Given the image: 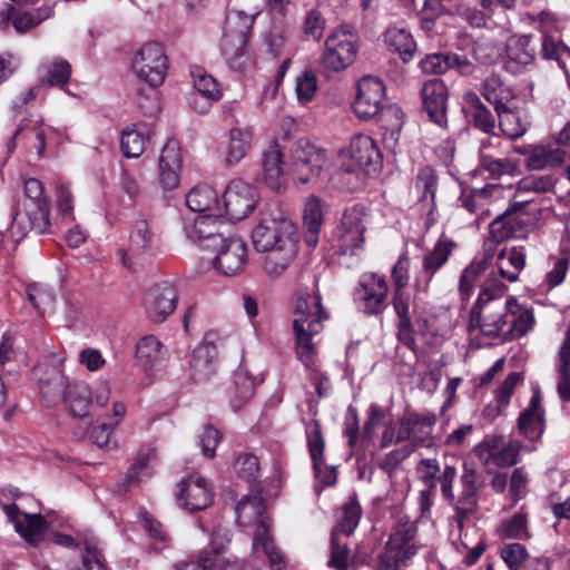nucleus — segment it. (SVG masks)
Instances as JSON below:
<instances>
[{
	"label": "nucleus",
	"mask_w": 570,
	"mask_h": 570,
	"mask_svg": "<svg viewBox=\"0 0 570 570\" xmlns=\"http://www.w3.org/2000/svg\"><path fill=\"white\" fill-rule=\"evenodd\" d=\"M490 238L485 242V248H491L495 254V248L493 245L498 246L505 239L515 238L514 229L508 224L507 213H502L497 218L490 223Z\"/></svg>",
	"instance_id": "obj_58"
},
{
	"label": "nucleus",
	"mask_w": 570,
	"mask_h": 570,
	"mask_svg": "<svg viewBox=\"0 0 570 570\" xmlns=\"http://www.w3.org/2000/svg\"><path fill=\"white\" fill-rule=\"evenodd\" d=\"M356 56L355 36L344 29H336L325 40L321 57L322 71L326 77L343 71L355 61Z\"/></svg>",
	"instance_id": "obj_7"
},
{
	"label": "nucleus",
	"mask_w": 570,
	"mask_h": 570,
	"mask_svg": "<svg viewBox=\"0 0 570 570\" xmlns=\"http://www.w3.org/2000/svg\"><path fill=\"white\" fill-rule=\"evenodd\" d=\"M505 291L507 286L503 282L497 279L492 273L488 275L479 297L471 308L469 332L480 330L483 335L489 337H498L503 333L508 325L509 312H507V303L502 305L495 299L501 297Z\"/></svg>",
	"instance_id": "obj_3"
},
{
	"label": "nucleus",
	"mask_w": 570,
	"mask_h": 570,
	"mask_svg": "<svg viewBox=\"0 0 570 570\" xmlns=\"http://www.w3.org/2000/svg\"><path fill=\"white\" fill-rule=\"evenodd\" d=\"M308 452L313 462V469H317L323 461L325 441L318 421H312L306 430Z\"/></svg>",
	"instance_id": "obj_57"
},
{
	"label": "nucleus",
	"mask_w": 570,
	"mask_h": 570,
	"mask_svg": "<svg viewBox=\"0 0 570 570\" xmlns=\"http://www.w3.org/2000/svg\"><path fill=\"white\" fill-rule=\"evenodd\" d=\"M213 492L209 483L202 476H188L179 483L177 502L188 511H199L210 505Z\"/></svg>",
	"instance_id": "obj_20"
},
{
	"label": "nucleus",
	"mask_w": 570,
	"mask_h": 570,
	"mask_svg": "<svg viewBox=\"0 0 570 570\" xmlns=\"http://www.w3.org/2000/svg\"><path fill=\"white\" fill-rule=\"evenodd\" d=\"M464 101L472 109L471 118L473 126L487 135L498 136L495 132V117L481 101L480 97L474 91H468L464 95Z\"/></svg>",
	"instance_id": "obj_37"
},
{
	"label": "nucleus",
	"mask_w": 570,
	"mask_h": 570,
	"mask_svg": "<svg viewBox=\"0 0 570 570\" xmlns=\"http://www.w3.org/2000/svg\"><path fill=\"white\" fill-rule=\"evenodd\" d=\"M222 216L214 214L197 217L191 224L185 227L187 238L198 243L203 248L213 250L222 244L225 237L219 232Z\"/></svg>",
	"instance_id": "obj_22"
},
{
	"label": "nucleus",
	"mask_w": 570,
	"mask_h": 570,
	"mask_svg": "<svg viewBox=\"0 0 570 570\" xmlns=\"http://www.w3.org/2000/svg\"><path fill=\"white\" fill-rule=\"evenodd\" d=\"M376 116L381 127L392 135L399 132L404 125V112L396 105L382 107Z\"/></svg>",
	"instance_id": "obj_59"
},
{
	"label": "nucleus",
	"mask_w": 570,
	"mask_h": 570,
	"mask_svg": "<svg viewBox=\"0 0 570 570\" xmlns=\"http://www.w3.org/2000/svg\"><path fill=\"white\" fill-rule=\"evenodd\" d=\"M149 131L145 125H132L122 130L120 147L128 158L139 157L146 149Z\"/></svg>",
	"instance_id": "obj_41"
},
{
	"label": "nucleus",
	"mask_w": 570,
	"mask_h": 570,
	"mask_svg": "<svg viewBox=\"0 0 570 570\" xmlns=\"http://www.w3.org/2000/svg\"><path fill=\"white\" fill-rule=\"evenodd\" d=\"M416 534L417 528L414 522L399 519L379 554L381 569L404 570L417 552Z\"/></svg>",
	"instance_id": "obj_6"
},
{
	"label": "nucleus",
	"mask_w": 570,
	"mask_h": 570,
	"mask_svg": "<svg viewBox=\"0 0 570 570\" xmlns=\"http://www.w3.org/2000/svg\"><path fill=\"white\" fill-rule=\"evenodd\" d=\"M392 304L399 317L397 338L402 344L413 350L415 340L411 315V308L413 306L411 294L406 289L394 291Z\"/></svg>",
	"instance_id": "obj_26"
},
{
	"label": "nucleus",
	"mask_w": 570,
	"mask_h": 570,
	"mask_svg": "<svg viewBox=\"0 0 570 570\" xmlns=\"http://www.w3.org/2000/svg\"><path fill=\"white\" fill-rule=\"evenodd\" d=\"M455 247V243L448 238H440L433 249L428 252L422 259V275L423 278H417L414 283V287L417 293H428L430 284L438 273V271L446 264L452 252Z\"/></svg>",
	"instance_id": "obj_21"
},
{
	"label": "nucleus",
	"mask_w": 570,
	"mask_h": 570,
	"mask_svg": "<svg viewBox=\"0 0 570 570\" xmlns=\"http://www.w3.org/2000/svg\"><path fill=\"white\" fill-rule=\"evenodd\" d=\"M525 254L522 248L503 247L498 250L497 266L502 278L513 283L519 278V273L524 268Z\"/></svg>",
	"instance_id": "obj_35"
},
{
	"label": "nucleus",
	"mask_w": 570,
	"mask_h": 570,
	"mask_svg": "<svg viewBox=\"0 0 570 570\" xmlns=\"http://www.w3.org/2000/svg\"><path fill=\"white\" fill-rule=\"evenodd\" d=\"M180 165L178 144L168 140L159 156V181L165 189L171 190L178 186Z\"/></svg>",
	"instance_id": "obj_27"
},
{
	"label": "nucleus",
	"mask_w": 570,
	"mask_h": 570,
	"mask_svg": "<svg viewBox=\"0 0 570 570\" xmlns=\"http://www.w3.org/2000/svg\"><path fill=\"white\" fill-rule=\"evenodd\" d=\"M557 179L551 175H531L519 183L517 197L523 191L548 193L554 188Z\"/></svg>",
	"instance_id": "obj_62"
},
{
	"label": "nucleus",
	"mask_w": 570,
	"mask_h": 570,
	"mask_svg": "<svg viewBox=\"0 0 570 570\" xmlns=\"http://www.w3.org/2000/svg\"><path fill=\"white\" fill-rule=\"evenodd\" d=\"M256 199L253 186L240 179L232 180L223 195V216L230 220H242L253 212Z\"/></svg>",
	"instance_id": "obj_13"
},
{
	"label": "nucleus",
	"mask_w": 570,
	"mask_h": 570,
	"mask_svg": "<svg viewBox=\"0 0 570 570\" xmlns=\"http://www.w3.org/2000/svg\"><path fill=\"white\" fill-rule=\"evenodd\" d=\"M499 128L510 139H518L527 131V125L521 116L513 111L509 105L495 110Z\"/></svg>",
	"instance_id": "obj_47"
},
{
	"label": "nucleus",
	"mask_w": 570,
	"mask_h": 570,
	"mask_svg": "<svg viewBox=\"0 0 570 570\" xmlns=\"http://www.w3.org/2000/svg\"><path fill=\"white\" fill-rule=\"evenodd\" d=\"M163 344L154 335L142 337L136 346V357L138 362L145 366L150 367L160 358Z\"/></svg>",
	"instance_id": "obj_54"
},
{
	"label": "nucleus",
	"mask_w": 570,
	"mask_h": 570,
	"mask_svg": "<svg viewBox=\"0 0 570 570\" xmlns=\"http://www.w3.org/2000/svg\"><path fill=\"white\" fill-rule=\"evenodd\" d=\"M363 309L368 314H379L382 312L387 295V284L384 278L377 275H371L362 284Z\"/></svg>",
	"instance_id": "obj_34"
},
{
	"label": "nucleus",
	"mask_w": 570,
	"mask_h": 570,
	"mask_svg": "<svg viewBox=\"0 0 570 570\" xmlns=\"http://www.w3.org/2000/svg\"><path fill=\"white\" fill-rule=\"evenodd\" d=\"M253 246L266 253L264 271L272 277L282 275L297 254L296 226L283 213H264L252 230Z\"/></svg>",
	"instance_id": "obj_1"
},
{
	"label": "nucleus",
	"mask_w": 570,
	"mask_h": 570,
	"mask_svg": "<svg viewBox=\"0 0 570 570\" xmlns=\"http://www.w3.org/2000/svg\"><path fill=\"white\" fill-rule=\"evenodd\" d=\"M361 517L362 508L356 497L348 498V500L342 505L337 524L332 532H336L337 535H351L358 525Z\"/></svg>",
	"instance_id": "obj_46"
},
{
	"label": "nucleus",
	"mask_w": 570,
	"mask_h": 570,
	"mask_svg": "<svg viewBox=\"0 0 570 570\" xmlns=\"http://www.w3.org/2000/svg\"><path fill=\"white\" fill-rule=\"evenodd\" d=\"M478 493L471 490L461 489L458 498L454 497L453 502H449L454 509L453 520L456 522L460 530L463 529L464 522L478 509Z\"/></svg>",
	"instance_id": "obj_48"
},
{
	"label": "nucleus",
	"mask_w": 570,
	"mask_h": 570,
	"mask_svg": "<svg viewBox=\"0 0 570 570\" xmlns=\"http://www.w3.org/2000/svg\"><path fill=\"white\" fill-rule=\"evenodd\" d=\"M28 298L40 314L51 313L56 305V293L52 287L36 283L27 288Z\"/></svg>",
	"instance_id": "obj_50"
},
{
	"label": "nucleus",
	"mask_w": 570,
	"mask_h": 570,
	"mask_svg": "<svg viewBox=\"0 0 570 570\" xmlns=\"http://www.w3.org/2000/svg\"><path fill=\"white\" fill-rule=\"evenodd\" d=\"M480 91L484 99L493 105L494 110L509 105L514 98L513 90L505 86L498 75L487 77Z\"/></svg>",
	"instance_id": "obj_40"
},
{
	"label": "nucleus",
	"mask_w": 570,
	"mask_h": 570,
	"mask_svg": "<svg viewBox=\"0 0 570 570\" xmlns=\"http://www.w3.org/2000/svg\"><path fill=\"white\" fill-rule=\"evenodd\" d=\"M509 62H515L520 66H528L534 60L535 50L531 46L530 36H519L513 38L507 46Z\"/></svg>",
	"instance_id": "obj_49"
},
{
	"label": "nucleus",
	"mask_w": 570,
	"mask_h": 570,
	"mask_svg": "<svg viewBox=\"0 0 570 570\" xmlns=\"http://www.w3.org/2000/svg\"><path fill=\"white\" fill-rule=\"evenodd\" d=\"M384 96L385 87L379 78L363 77L357 83V94L353 102L355 115L363 120L375 117L383 107Z\"/></svg>",
	"instance_id": "obj_16"
},
{
	"label": "nucleus",
	"mask_w": 570,
	"mask_h": 570,
	"mask_svg": "<svg viewBox=\"0 0 570 570\" xmlns=\"http://www.w3.org/2000/svg\"><path fill=\"white\" fill-rule=\"evenodd\" d=\"M234 470L240 479L253 482L259 475L258 458L252 453H242L234 462Z\"/></svg>",
	"instance_id": "obj_60"
},
{
	"label": "nucleus",
	"mask_w": 570,
	"mask_h": 570,
	"mask_svg": "<svg viewBox=\"0 0 570 570\" xmlns=\"http://www.w3.org/2000/svg\"><path fill=\"white\" fill-rule=\"evenodd\" d=\"M255 379L244 367H238L228 386L230 404L235 410L240 409L247 401L252 399L255 391Z\"/></svg>",
	"instance_id": "obj_33"
},
{
	"label": "nucleus",
	"mask_w": 570,
	"mask_h": 570,
	"mask_svg": "<svg viewBox=\"0 0 570 570\" xmlns=\"http://www.w3.org/2000/svg\"><path fill=\"white\" fill-rule=\"evenodd\" d=\"M366 176V173L342 159L331 181L340 190L354 193L363 188Z\"/></svg>",
	"instance_id": "obj_38"
},
{
	"label": "nucleus",
	"mask_w": 570,
	"mask_h": 570,
	"mask_svg": "<svg viewBox=\"0 0 570 570\" xmlns=\"http://www.w3.org/2000/svg\"><path fill=\"white\" fill-rule=\"evenodd\" d=\"M291 153L297 180L301 184L316 181L327 160L326 150L306 139H299Z\"/></svg>",
	"instance_id": "obj_9"
},
{
	"label": "nucleus",
	"mask_w": 570,
	"mask_h": 570,
	"mask_svg": "<svg viewBox=\"0 0 570 570\" xmlns=\"http://www.w3.org/2000/svg\"><path fill=\"white\" fill-rule=\"evenodd\" d=\"M195 89L206 99L217 101L222 97V91L215 78L207 75L202 68L191 70Z\"/></svg>",
	"instance_id": "obj_56"
},
{
	"label": "nucleus",
	"mask_w": 570,
	"mask_h": 570,
	"mask_svg": "<svg viewBox=\"0 0 570 570\" xmlns=\"http://www.w3.org/2000/svg\"><path fill=\"white\" fill-rule=\"evenodd\" d=\"M218 343L222 344L218 333L210 331L206 333L203 343L193 351L189 360V371L195 382L206 381L214 373Z\"/></svg>",
	"instance_id": "obj_17"
},
{
	"label": "nucleus",
	"mask_w": 570,
	"mask_h": 570,
	"mask_svg": "<svg viewBox=\"0 0 570 570\" xmlns=\"http://www.w3.org/2000/svg\"><path fill=\"white\" fill-rule=\"evenodd\" d=\"M154 244V234L149 229L146 219H136L132 225V230L129 238L128 249L118 252L120 261L124 266L131 268L134 266V257H139L147 253Z\"/></svg>",
	"instance_id": "obj_25"
},
{
	"label": "nucleus",
	"mask_w": 570,
	"mask_h": 570,
	"mask_svg": "<svg viewBox=\"0 0 570 570\" xmlns=\"http://www.w3.org/2000/svg\"><path fill=\"white\" fill-rule=\"evenodd\" d=\"M330 315L322 304V295L317 287L312 292L302 291L297 294L293 311V331L295 352L304 366L311 370L317 353L315 338L324 330V321Z\"/></svg>",
	"instance_id": "obj_2"
},
{
	"label": "nucleus",
	"mask_w": 570,
	"mask_h": 570,
	"mask_svg": "<svg viewBox=\"0 0 570 570\" xmlns=\"http://www.w3.org/2000/svg\"><path fill=\"white\" fill-rule=\"evenodd\" d=\"M8 519L13 522L16 531L29 543L37 544L46 529V521L40 514L22 513L16 504L4 507Z\"/></svg>",
	"instance_id": "obj_24"
},
{
	"label": "nucleus",
	"mask_w": 570,
	"mask_h": 570,
	"mask_svg": "<svg viewBox=\"0 0 570 570\" xmlns=\"http://www.w3.org/2000/svg\"><path fill=\"white\" fill-rule=\"evenodd\" d=\"M544 429L546 411L542 406L540 390L537 389L529 405L519 415L518 430L525 439L530 441H538L541 439Z\"/></svg>",
	"instance_id": "obj_23"
},
{
	"label": "nucleus",
	"mask_w": 570,
	"mask_h": 570,
	"mask_svg": "<svg viewBox=\"0 0 570 570\" xmlns=\"http://www.w3.org/2000/svg\"><path fill=\"white\" fill-rule=\"evenodd\" d=\"M480 169L487 171L490 178H500L503 175H512L515 170L514 164L508 158H497L490 154H481L479 159Z\"/></svg>",
	"instance_id": "obj_55"
},
{
	"label": "nucleus",
	"mask_w": 570,
	"mask_h": 570,
	"mask_svg": "<svg viewBox=\"0 0 570 570\" xmlns=\"http://www.w3.org/2000/svg\"><path fill=\"white\" fill-rule=\"evenodd\" d=\"M566 159V151L560 147H535L527 158V167L542 170L560 166Z\"/></svg>",
	"instance_id": "obj_44"
},
{
	"label": "nucleus",
	"mask_w": 570,
	"mask_h": 570,
	"mask_svg": "<svg viewBox=\"0 0 570 570\" xmlns=\"http://www.w3.org/2000/svg\"><path fill=\"white\" fill-rule=\"evenodd\" d=\"M425 75H443L456 69L461 76H471L480 70L466 57L453 52H434L426 55L419 63Z\"/></svg>",
	"instance_id": "obj_19"
},
{
	"label": "nucleus",
	"mask_w": 570,
	"mask_h": 570,
	"mask_svg": "<svg viewBox=\"0 0 570 570\" xmlns=\"http://www.w3.org/2000/svg\"><path fill=\"white\" fill-rule=\"evenodd\" d=\"M384 42L389 50L397 53L405 63L413 60L417 49L413 36L404 28H389L384 32Z\"/></svg>",
	"instance_id": "obj_30"
},
{
	"label": "nucleus",
	"mask_w": 570,
	"mask_h": 570,
	"mask_svg": "<svg viewBox=\"0 0 570 570\" xmlns=\"http://www.w3.org/2000/svg\"><path fill=\"white\" fill-rule=\"evenodd\" d=\"M186 205L193 212H209L214 216H223V208L216 191L208 185H198L186 195Z\"/></svg>",
	"instance_id": "obj_31"
},
{
	"label": "nucleus",
	"mask_w": 570,
	"mask_h": 570,
	"mask_svg": "<svg viewBox=\"0 0 570 570\" xmlns=\"http://www.w3.org/2000/svg\"><path fill=\"white\" fill-rule=\"evenodd\" d=\"M263 177L272 190H279L284 185L283 155L277 142H273L263 154Z\"/></svg>",
	"instance_id": "obj_29"
},
{
	"label": "nucleus",
	"mask_w": 570,
	"mask_h": 570,
	"mask_svg": "<svg viewBox=\"0 0 570 570\" xmlns=\"http://www.w3.org/2000/svg\"><path fill=\"white\" fill-rule=\"evenodd\" d=\"M323 202L315 195H311L304 208V226L305 242L308 246L314 247L318 243V234L323 224Z\"/></svg>",
	"instance_id": "obj_36"
},
{
	"label": "nucleus",
	"mask_w": 570,
	"mask_h": 570,
	"mask_svg": "<svg viewBox=\"0 0 570 570\" xmlns=\"http://www.w3.org/2000/svg\"><path fill=\"white\" fill-rule=\"evenodd\" d=\"M213 252L215 256L212 259V265L219 274L232 277L245 271L248 252L246 244L240 238H225Z\"/></svg>",
	"instance_id": "obj_12"
},
{
	"label": "nucleus",
	"mask_w": 570,
	"mask_h": 570,
	"mask_svg": "<svg viewBox=\"0 0 570 570\" xmlns=\"http://www.w3.org/2000/svg\"><path fill=\"white\" fill-rule=\"evenodd\" d=\"M493 258V250L491 248H484L483 257L481 259L472 261L470 265L463 269L459 284V292L463 301H469L471 298L476 284L489 268Z\"/></svg>",
	"instance_id": "obj_28"
},
{
	"label": "nucleus",
	"mask_w": 570,
	"mask_h": 570,
	"mask_svg": "<svg viewBox=\"0 0 570 570\" xmlns=\"http://www.w3.org/2000/svg\"><path fill=\"white\" fill-rule=\"evenodd\" d=\"M296 95L302 104L311 101L317 90V78L312 70H305L296 78Z\"/></svg>",
	"instance_id": "obj_63"
},
{
	"label": "nucleus",
	"mask_w": 570,
	"mask_h": 570,
	"mask_svg": "<svg viewBox=\"0 0 570 570\" xmlns=\"http://www.w3.org/2000/svg\"><path fill=\"white\" fill-rule=\"evenodd\" d=\"M441 463L436 459H422L417 462L415 471L417 479L426 489L420 492L422 505L430 507V498L435 492V474L441 472Z\"/></svg>",
	"instance_id": "obj_42"
},
{
	"label": "nucleus",
	"mask_w": 570,
	"mask_h": 570,
	"mask_svg": "<svg viewBox=\"0 0 570 570\" xmlns=\"http://www.w3.org/2000/svg\"><path fill=\"white\" fill-rule=\"evenodd\" d=\"M229 542L226 535L220 537L217 542V532L212 538L213 549L208 552H203L198 559L197 569L199 570H225L228 562L219 557L224 551L225 543Z\"/></svg>",
	"instance_id": "obj_51"
},
{
	"label": "nucleus",
	"mask_w": 570,
	"mask_h": 570,
	"mask_svg": "<svg viewBox=\"0 0 570 570\" xmlns=\"http://www.w3.org/2000/svg\"><path fill=\"white\" fill-rule=\"evenodd\" d=\"M530 199H522L514 202L507 210L508 224L514 229L515 238H521L525 235L528 227L533 223L534 217L530 216L523 208L529 204Z\"/></svg>",
	"instance_id": "obj_52"
},
{
	"label": "nucleus",
	"mask_w": 570,
	"mask_h": 570,
	"mask_svg": "<svg viewBox=\"0 0 570 570\" xmlns=\"http://www.w3.org/2000/svg\"><path fill=\"white\" fill-rule=\"evenodd\" d=\"M12 19V26L17 32L23 33L36 27L33 16L28 11H18L13 6L8 4L0 11V28L8 29V23Z\"/></svg>",
	"instance_id": "obj_53"
},
{
	"label": "nucleus",
	"mask_w": 570,
	"mask_h": 570,
	"mask_svg": "<svg viewBox=\"0 0 570 570\" xmlns=\"http://www.w3.org/2000/svg\"><path fill=\"white\" fill-rule=\"evenodd\" d=\"M252 131L244 128H232L229 130V142L227 145L225 164L234 166L247 154L252 144Z\"/></svg>",
	"instance_id": "obj_43"
},
{
	"label": "nucleus",
	"mask_w": 570,
	"mask_h": 570,
	"mask_svg": "<svg viewBox=\"0 0 570 570\" xmlns=\"http://www.w3.org/2000/svg\"><path fill=\"white\" fill-rule=\"evenodd\" d=\"M364 217L365 207L363 205L356 204L344 210L340 225L335 229V237L342 254H354L362 247L365 240Z\"/></svg>",
	"instance_id": "obj_11"
},
{
	"label": "nucleus",
	"mask_w": 570,
	"mask_h": 570,
	"mask_svg": "<svg viewBox=\"0 0 570 570\" xmlns=\"http://www.w3.org/2000/svg\"><path fill=\"white\" fill-rule=\"evenodd\" d=\"M341 158L370 176L377 175L382 169V154L375 141L367 135L353 137L347 151L343 153Z\"/></svg>",
	"instance_id": "obj_14"
},
{
	"label": "nucleus",
	"mask_w": 570,
	"mask_h": 570,
	"mask_svg": "<svg viewBox=\"0 0 570 570\" xmlns=\"http://www.w3.org/2000/svg\"><path fill=\"white\" fill-rule=\"evenodd\" d=\"M435 415H420L412 413V439L407 445L430 448L433 445L432 431L435 424Z\"/></svg>",
	"instance_id": "obj_45"
},
{
	"label": "nucleus",
	"mask_w": 570,
	"mask_h": 570,
	"mask_svg": "<svg viewBox=\"0 0 570 570\" xmlns=\"http://www.w3.org/2000/svg\"><path fill=\"white\" fill-rule=\"evenodd\" d=\"M420 97L429 119L439 126L446 125L449 89L445 82L438 78L424 81L420 89Z\"/></svg>",
	"instance_id": "obj_18"
},
{
	"label": "nucleus",
	"mask_w": 570,
	"mask_h": 570,
	"mask_svg": "<svg viewBox=\"0 0 570 570\" xmlns=\"http://www.w3.org/2000/svg\"><path fill=\"white\" fill-rule=\"evenodd\" d=\"M507 312H509L508 324L510 326L505 333L511 338L521 337L532 328L534 323L532 312L520 305L514 296L507 299Z\"/></svg>",
	"instance_id": "obj_32"
},
{
	"label": "nucleus",
	"mask_w": 570,
	"mask_h": 570,
	"mask_svg": "<svg viewBox=\"0 0 570 570\" xmlns=\"http://www.w3.org/2000/svg\"><path fill=\"white\" fill-rule=\"evenodd\" d=\"M501 557L510 570H521L528 559V551L520 543H510L503 547Z\"/></svg>",
	"instance_id": "obj_64"
},
{
	"label": "nucleus",
	"mask_w": 570,
	"mask_h": 570,
	"mask_svg": "<svg viewBox=\"0 0 570 570\" xmlns=\"http://www.w3.org/2000/svg\"><path fill=\"white\" fill-rule=\"evenodd\" d=\"M33 375L45 397L62 399L73 417L83 420L88 416L91 391L85 382L68 383L67 377L56 366L38 365L33 368Z\"/></svg>",
	"instance_id": "obj_4"
},
{
	"label": "nucleus",
	"mask_w": 570,
	"mask_h": 570,
	"mask_svg": "<svg viewBox=\"0 0 570 570\" xmlns=\"http://www.w3.org/2000/svg\"><path fill=\"white\" fill-rule=\"evenodd\" d=\"M131 68L136 76L150 87L156 88L163 85L168 70V58L163 46L157 42L144 45L135 52Z\"/></svg>",
	"instance_id": "obj_8"
},
{
	"label": "nucleus",
	"mask_w": 570,
	"mask_h": 570,
	"mask_svg": "<svg viewBox=\"0 0 570 570\" xmlns=\"http://www.w3.org/2000/svg\"><path fill=\"white\" fill-rule=\"evenodd\" d=\"M178 293L173 283L164 281L151 286L144 295L142 306L147 317L154 323H163L174 313Z\"/></svg>",
	"instance_id": "obj_15"
},
{
	"label": "nucleus",
	"mask_w": 570,
	"mask_h": 570,
	"mask_svg": "<svg viewBox=\"0 0 570 570\" xmlns=\"http://www.w3.org/2000/svg\"><path fill=\"white\" fill-rule=\"evenodd\" d=\"M350 550L346 543H342L336 532L331 534V556L327 566L335 570H347Z\"/></svg>",
	"instance_id": "obj_61"
},
{
	"label": "nucleus",
	"mask_w": 570,
	"mask_h": 570,
	"mask_svg": "<svg viewBox=\"0 0 570 570\" xmlns=\"http://www.w3.org/2000/svg\"><path fill=\"white\" fill-rule=\"evenodd\" d=\"M24 203L23 214L17 213L12 218L11 233L20 237L35 230L41 235L48 232L50 226L49 202L45 196L42 183L37 178H28L23 185Z\"/></svg>",
	"instance_id": "obj_5"
},
{
	"label": "nucleus",
	"mask_w": 570,
	"mask_h": 570,
	"mask_svg": "<svg viewBox=\"0 0 570 570\" xmlns=\"http://www.w3.org/2000/svg\"><path fill=\"white\" fill-rule=\"evenodd\" d=\"M157 459V450L155 448L140 449L135 458L134 463L126 472L124 482L128 487L139 483L153 473L151 463Z\"/></svg>",
	"instance_id": "obj_39"
},
{
	"label": "nucleus",
	"mask_w": 570,
	"mask_h": 570,
	"mask_svg": "<svg viewBox=\"0 0 570 570\" xmlns=\"http://www.w3.org/2000/svg\"><path fill=\"white\" fill-rule=\"evenodd\" d=\"M253 22V13L230 11L227 14L222 42V50L227 59L244 56Z\"/></svg>",
	"instance_id": "obj_10"
}]
</instances>
